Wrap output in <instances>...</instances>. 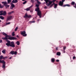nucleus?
<instances>
[{
  "instance_id": "nucleus-1",
  "label": "nucleus",
  "mask_w": 76,
  "mask_h": 76,
  "mask_svg": "<svg viewBox=\"0 0 76 76\" xmlns=\"http://www.w3.org/2000/svg\"><path fill=\"white\" fill-rule=\"evenodd\" d=\"M7 43L6 44V45H7V47H15V43L14 42H10V41L8 40H7Z\"/></svg>"
},
{
  "instance_id": "nucleus-2",
  "label": "nucleus",
  "mask_w": 76,
  "mask_h": 76,
  "mask_svg": "<svg viewBox=\"0 0 76 76\" xmlns=\"http://www.w3.org/2000/svg\"><path fill=\"white\" fill-rule=\"evenodd\" d=\"M35 11L37 12V15L39 16L40 18H41V12L39 10V7L35 9Z\"/></svg>"
},
{
  "instance_id": "nucleus-3",
  "label": "nucleus",
  "mask_w": 76,
  "mask_h": 76,
  "mask_svg": "<svg viewBox=\"0 0 76 76\" xmlns=\"http://www.w3.org/2000/svg\"><path fill=\"white\" fill-rule=\"evenodd\" d=\"M2 34L3 35L5 36V38H2V39H8L7 38H8L9 36H8L7 34L4 33H3Z\"/></svg>"
},
{
  "instance_id": "nucleus-4",
  "label": "nucleus",
  "mask_w": 76,
  "mask_h": 76,
  "mask_svg": "<svg viewBox=\"0 0 76 76\" xmlns=\"http://www.w3.org/2000/svg\"><path fill=\"white\" fill-rule=\"evenodd\" d=\"M21 34L23 35V37H26L27 34H26V32L25 31H23V32H21Z\"/></svg>"
},
{
  "instance_id": "nucleus-5",
  "label": "nucleus",
  "mask_w": 76,
  "mask_h": 76,
  "mask_svg": "<svg viewBox=\"0 0 76 76\" xmlns=\"http://www.w3.org/2000/svg\"><path fill=\"white\" fill-rule=\"evenodd\" d=\"M17 52L16 51H12L10 53V54H11L12 55H13V54H15V55H17Z\"/></svg>"
},
{
  "instance_id": "nucleus-6",
  "label": "nucleus",
  "mask_w": 76,
  "mask_h": 76,
  "mask_svg": "<svg viewBox=\"0 0 76 76\" xmlns=\"http://www.w3.org/2000/svg\"><path fill=\"white\" fill-rule=\"evenodd\" d=\"M65 1V0H62V1H60L59 3V5L62 6L63 4V2Z\"/></svg>"
},
{
  "instance_id": "nucleus-7",
  "label": "nucleus",
  "mask_w": 76,
  "mask_h": 76,
  "mask_svg": "<svg viewBox=\"0 0 76 76\" xmlns=\"http://www.w3.org/2000/svg\"><path fill=\"white\" fill-rule=\"evenodd\" d=\"M25 18H31L32 17L31 15H28L27 13L25 14V16L24 17Z\"/></svg>"
},
{
  "instance_id": "nucleus-8",
  "label": "nucleus",
  "mask_w": 76,
  "mask_h": 76,
  "mask_svg": "<svg viewBox=\"0 0 76 76\" xmlns=\"http://www.w3.org/2000/svg\"><path fill=\"white\" fill-rule=\"evenodd\" d=\"M8 39L10 40H14L15 39H16L17 38L16 37H9Z\"/></svg>"
},
{
  "instance_id": "nucleus-9",
  "label": "nucleus",
  "mask_w": 76,
  "mask_h": 76,
  "mask_svg": "<svg viewBox=\"0 0 76 76\" xmlns=\"http://www.w3.org/2000/svg\"><path fill=\"white\" fill-rule=\"evenodd\" d=\"M12 18V16H10L9 17H8L7 19V20H6V22H7L8 21H9L10 19H11V18Z\"/></svg>"
},
{
  "instance_id": "nucleus-10",
  "label": "nucleus",
  "mask_w": 76,
  "mask_h": 76,
  "mask_svg": "<svg viewBox=\"0 0 76 76\" xmlns=\"http://www.w3.org/2000/svg\"><path fill=\"white\" fill-rule=\"evenodd\" d=\"M48 2H49V3L48 4V3H46V4L47 6L48 7L49 6H50V5H51V4H52V3L50 1H49Z\"/></svg>"
},
{
  "instance_id": "nucleus-11",
  "label": "nucleus",
  "mask_w": 76,
  "mask_h": 76,
  "mask_svg": "<svg viewBox=\"0 0 76 76\" xmlns=\"http://www.w3.org/2000/svg\"><path fill=\"white\" fill-rule=\"evenodd\" d=\"M18 2V0H13V1H12V3H17Z\"/></svg>"
},
{
  "instance_id": "nucleus-12",
  "label": "nucleus",
  "mask_w": 76,
  "mask_h": 76,
  "mask_svg": "<svg viewBox=\"0 0 76 76\" xmlns=\"http://www.w3.org/2000/svg\"><path fill=\"white\" fill-rule=\"evenodd\" d=\"M2 4H4V5H6V4H7V1H3L2 2Z\"/></svg>"
},
{
  "instance_id": "nucleus-13",
  "label": "nucleus",
  "mask_w": 76,
  "mask_h": 76,
  "mask_svg": "<svg viewBox=\"0 0 76 76\" xmlns=\"http://www.w3.org/2000/svg\"><path fill=\"white\" fill-rule=\"evenodd\" d=\"M4 6L6 7V9H7V7H9V6H10V5H7V4H5Z\"/></svg>"
},
{
  "instance_id": "nucleus-14",
  "label": "nucleus",
  "mask_w": 76,
  "mask_h": 76,
  "mask_svg": "<svg viewBox=\"0 0 76 76\" xmlns=\"http://www.w3.org/2000/svg\"><path fill=\"white\" fill-rule=\"evenodd\" d=\"M2 52L3 54H6V49H4Z\"/></svg>"
},
{
  "instance_id": "nucleus-15",
  "label": "nucleus",
  "mask_w": 76,
  "mask_h": 76,
  "mask_svg": "<svg viewBox=\"0 0 76 76\" xmlns=\"http://www.w3.org/2000/svg\"><path fill=\"white\" fill-rule=\"evenodd\" d=\"M1 63H3V64H5L6 63V62H5V61H4L2 60L1 61Z\"/></svg>"
},
{
  "instance_id": "nucleus-16",
  "label": "nucleus",
  "mask_w": 76,
  "mask_h": 76,
  "mask_svg": "<svg viewBox=\"0 0 76 76\" xmlns=\"http://www.w3.org/2000/svg\"><path fill=\"white\" fill-rule=\"evenodd\" d=\"M11 7H12L14 8L15 7V6L14 4H13L12 3H11Z\"/></svg>"
},
{
  "instance_id": "nucleus-17",
  "label": "nucleus",
  "mask_w": 76,
  "mask_h": 76,
  "mask_svg": "<svg viewBox=\"0 0 76 76\" xmlns=\"http://www.w3.org/2000/svg\"><path fill=\"white\" fill-rule=\"evenodd\" d=\"M3 15L4 16H5V15H6V11H4V12L2 13Z\"/></svg>"
},
{
  "instance_id": "nucleus-18",
  "label": "nucleus",
  "mask_w": 76,
  "mask_h": 76,
  "mask_svg": "<svg viewBox=\"0 0 76 76\" xmlns=\"http://www.w3.org/2000/svg\"><path fill=\"white\" fill-rule=\"evenodd\" d=\"M16 44L18 45H19L20 44V42L19 41H18L16 42Z\"/></svg>"
},
{
  "instance_id": "nucleus-19",
  "label": "nucleus",
  "mask_w": 76,
  "mask_h": 76,
  "mask_svg": "<svg viewBox=\"0 0 76 76\" xmlns=\"http://www.w3.org/2000/svg\"><path fill=\"white\" fill-rule=\"evenodd\" d=\"M0 19H2V20H3V19H4V17H3V16H0Z\"/></svg>"
},
{
  "instance_id": "nucleus-20",
  "label": "nucleus",
  "mask_w": 76,
  "mask_h": 76,
  "mask_svg": "<svg viewBox=\"0 0 76 76\" xmlns=\"http://www.w3.org/2000/svg\"><path fill=\"white\" fill-rule=\"evenodd\" d=\"M41 1H42L43 0H41ZM44 1H45L46 3H48V1H49V0H44Z\"/></svg>"
},
{
  "instance_id": "nucleus-21",
  "label": "nucleus",
  "mask_w": 76,
  "mask_h": 76,
  "mask_svg": "<svg viewBox=\"0 0 76 76\" xmlns=\"http://www.w3.org/2000/svg\"><path fill=\"white\" fill-rule=\"evenodd\" d=\"M60 54H61L60 52H57L56 53V55H57V56H60Z\"/></svg>"
},
{
  "instance_id": "nucleus-22",
  "label": "nucleus",
  "mask_w": 76,
  "mask_h": 76,
  "mask_svg": "<svg viewBox=\"0 0 76 76\" xmlns=\"http://www.w3.org/2000/svg\"><path fill=\"white\" fill-rule=\"evenodd\" d=\"M66 6H68V7H69L70 6L69 4H66L64 6V7H65Z\"/></svg>"
},
{
  "instance_id": "nucleus-23",
  "label": "nucleus",
  "mask_w": 76,
  "mask_h": 76,
  "mask_svg": "<svg viewBox=\"0 0 76 76\" xmlns=\"http://www.w3.org/2000/svg\"><path fill=\"white\" fill-rule=\"evenodd\" d=\"M7 3H8V4H9V3H10L12 1V0H7Z\"/></svg>"
},
{
  "instance_id": "nucleus-24",
  "label": "nucleus",
  "mask_w": 76,
  "mask_h": 76,
  "mask_svg": "<svg viewBox=\"0 0 76 76\" xmlns=\"http://www.w3.org/2000/svg\"><path fill=\"white\" fill-rule=\"evenodd\" d=\"M15 32H13L12 33V36L13 37L15 36Z\"/></svg>"
},
{
  "instance_id": "nucleus-25",
  "label": "nucleus",
  "mask_w": 76,
  "mask_h": 76,
  "mask_svg": "<svg viewBox=\"0 0 76 76\" xmlns=\"http://www.w3.org/2000/svg\"><path fill=\"white\" fill-rule=\"evenodd\" d=\"M52 62H54L55 61V59L54 58H52L51 59Z\"/></svg>"
},
{
  "instance_id": "nucleus-26",
  "label": "nucleus",
  "mask_w": 76,
  "mask_h": 76,
  "mask_svg": "<svg viewBox=\"0 0 76 76\" xmlns=\"http://www.w3.org/2000/svg\"><path fill=\"white\" fill-rule=\"evenodd\" d=\"M56 1V0H53L52 1H50V2L51 3H54Z\"/></svg>"
},
{
  "instance_id": "nucleus-27",
  "label": "nucleus",
  "mask_w": 76,
  "mask_h": 76,
  "mask_svg": "<svg viewBox=\"0 0 76 76\" xmlns=\"http://www.w3.org/2000/svg\"><path fill=\"white\" fill-rule=\"evenodd\" d=\"M2 58H3V56L1 55L0 56V59L2 60Z\"/></svg>"
},
{
  "instance_id": "nucleus-28",
  "label": "nucleus",
  "mask_w": 76,
  "mask_h": 76,
  "mask_svg": "<svg viewBox=\"0 0 76 76\" xmlns=\"http://www.w3.org/2000/svg\"><path fill=\"white\" fill-rule=\"evenodd\" d=\"M26 11H29V10H30V9L29 8V7L27 8L26 9Z\"/></svg>"
},
{
  "instance_id": "nucleus-29",
  "label": "nucleus",
  "mask_w": 76,
  "mask_h": 76,
  "mask_svg": "<svg viewBox=\"0 0 76 76\" xmlns=\"http://www.w3.org/2000/svg\"><path fill=\"white\" fill-rule=\"evenodd\" d=\"M55 4V3H53V4H52L50 6V7H52V6H53V4Z\"/></svg>"
},
{
  "instance_id": "nucleus-30",
  "label": "nucleus",
  "mask_w": 76,
  "mask_h": 76,
  "mask_svg": "<svg viewBox=\"0 0 76 76\" xmlns=\"http://www.w3.org/2000/svg\"><path fill=\"white\" fill-rule=\"evenodd\" d=\"M57 4H54V8H56V7H57Z\"/></svg>"
},
{
  "instance_id": "nucleus-31",
  "label": "nucleus",
  "mask_w": 76,
  "mask_h": 76,
  "mask_svg": "<svg viewBox=\"0 0 76 76\" xmlns=\"http://www.w3.org/2000/svg\"><path fill=\"white\" fill-rule=\"evenodd\" d=\"M5 64H3V65L2 66L3 68H5Z\"/></svg>"
},
{
  "instance_id": "nucleus-32",
  "label": "nucleus",
  "mask_w": 76,
  "mask_h": 76,
  "mask_svg": "<svg viewBox=\"0 0 76 76\" xmlns=\"http://www.w3.org/2000/svg\"><path fill=\"white\" fill-rule=\"evenodd\" d=\"M37 4H41V3L40 2H39V1L37 2Z\"/></svg>"
},
{
  "instance_id": "nucleus-33",
  "label": "nucleus",
  "mask_w": 76,
  "mask_h": 76,
  "mask_svg": "<svg viewBox=\"0 0 76 76\" xmlns=\"http://www.w3.org/2000/svg\"><path fill=\"white\" fill-rule=\"evenodd\" d=\"M75 2H72V3H71V4L72 5H75Z\"/></svg>"
},
{
  "instance_id": "nucleus-34",
  "label": "nucleus",
  "mask_w": 76,
  "mask_h": 76,
  "mask_svg": "<svg viewBox=\"0 0 76 76\" xmlns=\"http://www.w3.org/2000/svg\"><path fill=\"white\" fill-rule=\"evenodd\" d=\"M27 3V1H25L24 2H23V4H26Z\"/></svg>"
},
{
  "instance_id": "nucleus-35",
  "label": "nucleus",
  "mask_w": 76,
  "mask_h": 76,
  "mask_svg": "<svg viewBox=\"0 0 76 76\" xmlns=\"http://www.w3.org/2000/svg\"><path fill=\"white\" fill-rule=\"evenodd\" d=\"M36 6L38 8L39 7V4H36Z\"/></svg>"
},
{
  "instance_id": "nucleus-36",
  "label": "nucleus",
  "mask_w": 76,
  "mask_h": 76,
  "mask_svg": "<svg viewBox=\"0 0 76 76\" xmlns=\"http://www.w3.org/2000/svg\"><path fill=\"white\" fill-rule=\"evenodd\" d=\"M18 29V27H17L15 30V31H17V30Z\"/></svg>"
},
{
  "instance_id": "nucleus-37",
  "label": "nucleus",
  "mask_w": 76,
  "mask_h": 76,
  "mask_svg": "<svg viewBox=\"0 0 76 76\" xmlns=\"http://www.w3.org/2000/svg\"><path fill=\"white\" fill-rule=\"evenodd\" d=\"M31 23H35V21H30L29 22V23H31Z\"/></svg>"
},
{
  "instance_id": "nucleus-38",
  "label": "nucleus",
  "mask_w": 76,
  "mask_h": 76,
  "mask_svg": "<svg viewBox=\"0 0 76 76\" xmlns=\"http://www.w3.org/2000/svg\"><path fill=\"white\" fill-rule=\"evenodd\" d=\"M7 58V56H6L5 57H3V59H4V60L5 58Z\"/></svg>"
},
{
  "instance_id": "nucleus-39",
  "label": "nucleus",
  "mask_w": 76,
  "mask_h": 76,
  "mask_svg": "<svg viewBox=\"0 0 76 76\" xmlns=\"http://www.w3.org/2000/svg\"><path fill=\"white\" fill-rule=\"evenodd\" d=\"M31 3H34V1L33 0H31Z\"/></svg>"
},
{
  "instance_id": "nucleus-40",
  "label": "nucleus",
  "mask_w": 76,
  "mask_h": 76,
  "mask_svg": "<svg viewBox=\"0 0 76 76\" xmlns=\"http://www.w3.org/2000/svg\"><path fill=\"white\" fill-rule=\"evenodd\" d=\"M33 5H32L30 7L28 8L30 9H31V7H33Z\"/></svg>"
},
{
  "instance_id": "nucleus-41",
  "label": "nucleus",
  "mask_w": 76,
  "mask_h": 76,
  "mask_svg": "<svg viewBox=\"0 0 76 76\" xmlns=\"http://www.w3.org/2000/svg\"><path fill=\"white\" fill-rule=\"evenodd\" d=\"M33 5H32L30 7L28 8L30 9H31V7H33Z\"/></svg>"
},
{
  "instance_id": "nucleus-42",
  "label": "nucleus",
  "mask_w": 76,
  "mask_h": 76,
  "mask_svg": "<svg viewBox=\"0 0 76 76\" xmlns=\"http://www.w3.org/2000/svg\"><path fill=\"white\" fill-rule=\"evenodd\" d=\"M9 24H10V22H9L8 23H6V25H9Z\"/></svg>"
},
{
  "instance_id": "nucleus-43",
  "label": "nucleus",
  "mask_w": 76,
  "mask_h": 76,
  "mask_svg": "<svg viewBox=\"0 0 76 76\" xmlns=\"http://www.w3.org/2000/svg\"><path fill=\"white\" fill-rule=\"evenodd\" d=\"M8 14L9 15H11V14H12V13L11 12H8Z\"/></svg>"
},
{
  "instance_id": "nucleus-44",
  "label": "nucleus",
  "mask_w": 76,
  "mask_h": 76,
  "mask_svg": "<svg viewBox=\"0 0 76 76\" xmlns=\"http://www.w3.org/2000/svg\"><path fill=\"white\" fill-rule=\"evenodd\" d=\"M3 12V11H0V13H2Z\"/></svg>"
},
{
  "instance_id": "nucleus-45",
  "label": "nucleus",
  "mask_w": 76,
  "mask_h": 76,
  "mask_svg": "<svg viewBox=\"0 0 76 76\" xmlns=\"http://www.w3.org/2000/svg\"><path fill=\"white\" fill-rule=\"evenodd\" d=\"M2 15H3V13H1L0 14V16H2Z\"/></svg>"
},
{
  "instance_id": "nucleus-46",
  "label": "nucleus",
  "mask_w": 76,
  "mask_h": 76,
  "mask_svg": "<svg viewBox=\"0 0 76 76\" xmlns=\"http://www.w3.org/2000/svg\"><path fill=\"white\" fill-rule=\"evenodd\" d=\"M75 58H76V57L75 56H73V59H75Z\"/></svg>"
},
{
  "instance_id": "nucleus-47",
  "label": "nucleus",
  "mask_w": 76,
  "mask_h": 76,
  "mask_svg": "<svg viewBox=\"0 0 76 76\" xmlns=\"http://www.w3.org/2000/svg\"><path fill=\"white\" fill-rule=\"evenodd\" d=\"M30 12L31 13H32L33 12V10H30Z\"/></svg>"
},
{
  "instance_id": "nucleus-48",
  "label": "nucleus",
  "mask_w": 76,
  "mask_h": 76,
  "mask_svg": "<svg viewBox=\"0 0 76 76\" xmlns=\"http://www.w3.org/2000/svg\"><path fill=\"white\" fill-rule=\"evenodd\" d=\"M13 7H10L11 9H13Z\"/></svg>"
},
{
  "instance_id": "nucleus-49",
  "label": "nucleus",
  "mask_w": 76,
  "mask_h": 76,
  "mask_svg": "<svg viewBox=\"0 0 76 76\" xmlns=\"http://www.w3.org/2000/svg\"><path fill=\"white\" fill-rule=\"evenodd\" d=\"M44 9H47V7H44Z\"/></svg>"
},
{
  "instance_id": "nucleus-50",
  "label": "nucleus",
  "mask_w": 76,
  "mask_h": 76,
  "mask_svg": "<svg viewBox=\"0 0 76 76\" xmlns=\"http://www.w3.org/2000/svg\"><path fill=\"white\" fill-rule=\"evenodd\" d=\"M1 42H2V40H0V43H1Z\"/></svg>"
},
{
  "instance_id": "nucleus-51",
  "label": "nucleus",
  "mask_w": 76,
  "mask_h": 76,
  "mask_svg": "<svg viewBox=\"0 0 76 76\" xmlns=\"http://www.w3.org/2000/svg\"><path fill=\"white\" fill-rule=\"evenodd\" d=\"M66 47H64V50H65V49H66Z\"/></svg>"
},
{
  "instance_id": "nucleus-52",
  "label": "nucleus",
  "mask_w": 76,
  "mask_h": 76,
  "mask_svg": "<svg viewBox=\"0 0 76 76\" xmlns=\"http://www.w3.org/2000/svg\"><path fill=\"white\" fill-rule=\"evenodd\" d=\"M56 61H57L58 62L59 61V60H56Z\"/></svg>"
},
{
  "instance_id": "nucleus-53",
  "label": "nucleus",
  "mask_w": 76,
  "mask_h": 76,
  "mask_svg": "<svg viewBox=\"0 0 76 76\" xmlns=\"http://www.w3.org/2000/svg\"><path fill=\"white\" fill-rule=\"evenodd\" d=\"M11 13H13V12H14V11H12L11 12Z\"/></svg>"
},
{
  "instance_id": "nucleus-54",
  "label": "nucleus",
  "mask_w": 76,
  "mask_h": 76,
  "mask_svg": "<svg viewBox=\"0 0 76 76\" xmlns=\"http://www.w3.org/2000/svg\"><path fill=\"white\" fill-rule=\"evenodd\" d=\"M35 1L37 2L39 1L38 0H35Z\"/></svg>"
},
{
  "instance_id": "nucleus-55",
  "label": "nucleus",
  "mask_w": 76,
  "mask_h": 76,
  "mask_svg": "<svg viewBox=\"0 0 76 76\" xmlns=\"http://www.w3.org/2000/svg\"><path fill=\"white\" fill-rule=\"evenodd\" d=\"M12 59V57H10V58H9V59Z\"/></svg>"
},
{
  "instance_id": "nucleus-56",
  "label": "nucleus",
  "mask_w": 76,
  "mask_h": 76,
  "mask_svg": "<svg viewBox=\"0 0 76 76\" xmlns=\"http://www.w3.org/2000/svg\"><path fill=\"white\" fill-rule=\"evenodd\" d=\"M16 37H17V38H18L19 37V36H18V35H17Z\"/></svg>"
},
{
  "instance_id": "nucleus-57",
  "label": "nucleus",
  "mask_w": 76,
  "mask_h": 76,
  "mask_svg": "<svg viewBox=\"0 0 76 76\" xmlns=\"http://www.w3.org/2000/svg\"><path fill=\"white\" fill-rule=\"evenodd\" d=\"M56 50H58V48H56Z\"/></svg>"
},
{
  "instance_id": "nucleus-58",
  "label": "nucleus",
  "mask_w": 76,
  "mask_h": 76,
  "mask_svg": "<svg viewBox=\"0 0 76 76\" xmlns=\"http://www.w3.org/2000/svg\"><path fill=\"white\" fill-rule=\"evenodd\" d=\"M75 8H76V4H75V6L74 7Z\"/></svg>"
},
{
  "instance_id": "nucleus-59",
  "label": "nucleus",
  "mask_w": 76,
  "mask_h": 76,
  "mask_svg": "<svg viewBox=\"0 0 76 76\" xmlns=\"http://www.w3.org/2000/svg\"><path fill=\"white\" fill-rule=\"evenodd\" d=\"M22 1H25V0H22Z\"/></svg>"
},
{
  "instance_id": "nucleus-60",
  "label": "nucleus",
  "mask_w": 76,
  "mask_h": 76,
  "mask_svg": "<svg viewBox=\"0 0 76 76\" xmlns=\"http://www.w3.org/2000/svg\"><path fill=\"white\" fill-rule=\"evenodd\" d=\"M37 20H38V21H39V19Z\"/></svg>"
},
{
  "instance_id": "nucleus-61",
  "label": "nucleus",
  "mask_w": 76,
  "mask_h": 76,
  "mask_svg": "<svg viewBox=\"0 0 76 76\" xmlns=\"http://www.w3.org/2000/svg\"><path fill=\"white\" fill-rule=\"evenodd\" d=\"M1 63V60L0 59V63Z\"/></svg>"
},
{
  "instance_id": "nucleus-62",
  "label": "nucleus",
  "mask_w": 76,
  "mask_h": 76,
  "mask_svg": "<svg viewBox=\"0 0 76 76\" xmlns=\"http://www.w3.org/2000/svg\"><path fill=\"white\" fill-rule=\"evenodd\" d=\"M0 55H1V53H0Z\"/></svg>"
},
{
  "instance_id": "nucleus-63",
  "label": "nucleus",
  "mask_w": 76,
  "mask_h": 76,
  "mask_svg": "<svg viewBox=\"0 0 76 76\" xmlns=\"http://www.w3.org/2000/svg\"><path fill=\"white\" fill-rule=\"evenodd\" d=\"M1 20H0V22H1Z\"/></svg>"
},
{
  "instance_id": "nucleus-64",
  "label": "nucleus",
  "mask_w": 76,
  "mask_h": 76,
  "mask_svg": "<svg viewBox=\"0 0 76 76\" xmlns=\"http://www.w3.org/2000/svg\"><path fill=\"white\" fill-rule=\"evenodd\" d=\"M57 2H58V1H57Z\"/></svg>"
}]
</instances>
